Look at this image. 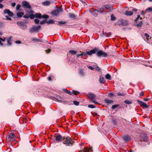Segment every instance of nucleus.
Here are the masks:
<instances>
[{"instance_id": "1", "label": "nucleus", "mask_w": 152, "mask_h": 152, "mask_svg": "<svg viewBox=\"0 0 152 152\" xmlns=\"http://www.w3.org/2000/svg\"><path fill=\"white\" fill-rule=\"evenodd\" d=\"M62 142L63 144L66 145V146H69L70 144H72V139L69 137H64L63 138Z\"/></svg>"}, {"instance_id": "2", "label": "nucleus", "mask_w": 152, "mask_h": 152, "mask_svg": "<svg viewBox=\"0 0 152 152\" xmlns=\"http://www.w3.org/2000/svg\"><path fill=\"white\" fill-rule=\"evenodd\" d=\"M41 28L40 26H35L32 27L31 28L29 29L30 32L31 33L33 32H38Z\"/></svg>"}, {"instance_id": "3", "label": "nucleus", "mask_w": 152, "mask_h": 152, "mask_svg": "<svg viewBox=\"0 0 152 152\" xmlns=\"http://www.w3.org/2000/svg\"><path fill=\"white\" fill-rule=\"evenodd\" d=\"M96 55L99 57H106L107 54L102 50H99L96 53Z\"/></svg>"}, {"instance_id": "4", "label": "nucleus", "mask_w": 152, "mask_h": 152, "mask_svg": "<svg viewBox=\"0 0 152 152\" xmlns=\"http://www.w3.org/2000/svg\"><path fill=\"white\" fill-rule=\"evenodd\" d=\"M88 97L91 100L92 102L93 103H96L94 99L96 97V95L93 94L89 93L87 95Z\"/></svg>"}, {"instance_id": "5", "label": "nucleus", "mask_w": 152, "mask_h": 152, "mask_svg": "<svg viewBox=\"0 0 152 152\" xmlns=\"http://www.w3.org/2000/svg\"><path fill=\"white\" fill-rule=\"evenodd\" d=\"M112 8L111 6L108 5L103 6L102 7L103 10L107 12L110 11L111 10Z\"/></svg>"}, {"instance_id": "6", "label": "nucleus", "mask_w": 152, "mask_h": 152, "mask_svg": "<svg viewBox=\"0 0 152 152\" xmlns=\"http://www.w3.org/2000/svg\"><path fill=\"white\" fill-rule=\"evenodd\" d=\"M22 6L24 8H27L29 9L31 8V6L28 2L26 1H23L22 2Z\"/></svg>"}, {"instance_id": "7", "label": "nucleus", "mask_w": 152, "mask_h": 152, "mask_svg": "<svg viewBox=\"0 0 152 152\" xmlns=\"http://www.w3.org/2000/svg\"><path fill=\"white\" fill-rule=\"evenodd\" d=\"M118 25L124 26H126L128 24V22L127 20H119L118 21Z\"/></svg>"}, {"instance_id": "8", "label": "nucleus", "mask_w": 152, "mask_h": 152, "mask_svg": "<svg viewBox=\"0 0 152 152\" xmlns=\"http://www.w3.org/2000/svg\"><path fill=\"white\" fill-rule=\"evenodd\" d=\"M4 13L5 14H7L10 17H12L13 15V13L9 9L5 10L4 11Z\"/></svg>"}, {"instance_id": "9", "label": "nucleus", "mask_w": 152, "mask_h": 152, "mask_svg": "<svg viewBox=\"0 0 152 152\" xmlns=\"http://www.w3.org/2000/svg\"><path fill=\"white\" fill-rule=\"evenodd\" d=\"M96 49H94L91 50L90 51H87L86 52V54H88L90 56L91 55L93 54H94L96 53Z\"/></svg>"}, {"instance_id": "10", "label": "nucleus", "mask_w": 152, "mask_h": 152, "mask_svg": "<svg viewBox=\"0 0 152 152\" xmlns=\"http://www.w3.org/2000/svg\"><path fill=\"white\" fill-rule=\"evenodd\" d=\"M138 102H139V103L141 105L143 106L145 108H147L149 107V106L146 103L144 102H143L139 101Z\"/></svg>"}, {"instance_id": "11", "label": "nucleus", "mask_w": 152, "mask_h": 152, "mask_svg": "<svg viewBox=\"0 0 152 152\" xmlns=\"http://www.w3.org/2000/svg\"><path fill=\"white\" fill-rule=\"evenodd\" d=\"M63 137H62L60 135H57L55 138V140L56 141L60 142L61 140H62Z\"/></svg>"}, {"instance_id": "12", "label": "nucleus", "mask_w": 152, "mask_h": 152, "mask_svg": "<svg viewBox=\"0 0 152 152\" xmlns=\"http://www.w3.org/2000/svg\"><path fill=\"white\" fill-rule=\"evenodd\" d=\"M131 139V137L128 135H126L123 137V139L126 142L129 141Z\"/></svg>"}, {"instance_id": "13", "label": "nucleus", "mask_w": 152, "mask_h": 152, "mask_svg": "<svg viewBox=\"0 0 152 152\" xmlns=\"http://www.w3.org/2000/svg\"><path fill=\"white\" fill-rule=\"evenodd\" d=\"M124 14L127 16H130L133 14V13L132 11H126L124 12Z\"/></svg>"}, {"instance_id": "14", "label": "nucleus", "mask_w": 152, "mask_h": 152, "mask_svg": "<svg viewBox=\"0 0 152 152\" xmlns=\"http://www.w3.org/2000/svg\"><path fill=\"white\" fill-rule=\"evenodd\" d=\"M99 81L101 83H103L105 82L104 78L101 75L100 76Z\"/></svg>"}, {"instance_id": "15", "label": "nucleus", "mask_w": 152, "mask_h": 152, "mask_svg": "<svg viewBox=\"0 0 152 152\" xmlns=\"http://www.w3.org/2000/svg\"><path fill=\"white\" fill-rule=\"evenodd\" d=\"M105 102L107 104H110L113 102V101L109 99H105L104 100Z\"/></svg>"}, {"instance_id": "16", "label": "nucleus", "mask_w": 152, "mask_h": 152, "mask_svg": "<svg viewBox=\"0 0 152 152\" xmlns=\"http://www.w3.org/2000/svg\"><path fill=\"white\" fill-rule=\"evenodd\" d=\"M8 135L12 140V141H13L15 140V136L14 134L13 133H11L10 134Z\"/></svg>"}, {"instance_id": "17", "label": "nucleus", "mask_w": 152, "mask_h": 152, "mask_svg": "<svg viewBox=\"0 0 152 152\" xmlns=\"http://www.w3.org/2000/svg\"><path fill=\"white\" fill-rule=\"evenodd\" d=\"M69 17L73 19H75L76 18L75 15L73 13H69Z\"/></svg>"}, {"instance_id": "18", "label": "nucleus", "mask_w": 152, "mask_h": 152, "mask_svg": "<svg viewBox=\"0 0 152 152\" xmlns=\"http://www.w3.org/2000/svg\"><path fill=\"white\" fill-rule=\"evenodd\" d=\"M95 9H91L90 11L93 15L96 16L97 15V14L95 12L96 11H95Z\"/></svg>"}, {"instance_id": "19", "label": "nucleus", "mask_w": 152, "mask_h": 152, "mask_svg": "<svg viewBox=\"0 0 152 152\" xmlns=\"http://www.w3.org/2000/svg\"><path fill=\"white\" fill-rule=\"evenodd\" d=\"M52 14L53 15L57 16L58 15L59 13L58 12V11L56 10L52 11Z\"/></svg>"}, {"instance_id": "20", "label": "nucleus", "mask_w": 152, "mask_h": 152, "mask_svg": "<svg viewBox=\"0 0 152 152\" xmlns=\"http://www.w3.org/2000/svg\"><path fill=\"white\" fill-rule=\"evenodd\" d=\"M66 23V22L64 21H61L58 22V23L57 24L58 25L61 26L62 24H65Z\"/></svg>"}, {"instance_id": "21", "label": "nucleus", "mask_w": 152, "mask_h": 152, "mask_svg": "<svg viewBox=\"0 0 152 152\" xmlns=\"http://www.w3.org/2000/svg\"><path fill=\"white\" fill-rule=\"evenodd\" d=\"M86 52H83L81 53L80 54H77L76 55V56L77 58L79 57L80 56H86Z\"/></svg>"}, {"instance_id": "22", "label": "nucleus", "mask_w": 152, "mask_h": 152, "mask_svg": "<svg viewBox=\"0 0 152 152\" xmlns=\"http://www.w3.org/2000/svg\"><path fill=\"white\" fill-rule=\"evenodd\" d=\"M24 13L23 12H18L17 14V16L19 18L22 17Z\"/></svg>"}, {"instance_id": "23", "label": "nucleus", "mask_w": 152, "mask_h": 152, "mask_svg": "<svg viewBox=\"0 0 152 152\" xmlns=\"http://www.w3.org/2000/svg\"><path fill=\"white\" fill-rule=\"evenodd\" d=\"M79 152H89L88 148H85L81 150Z\"/></svg>"}, {"instance_id": "24", "label": "nucleus", "mask_w": 152, "mask_h": 152, "mask_svg": "<svg viewBox=\"0 0 152 152\" xmlns=\"http://www.w3.org/2000/svg\"><path fill=\"white\" fill-rule=\"evenodd\" d=\"M35 17L40 18H42V15L40 13H36L35 14Z\"/></svg>"}, {"instance_id": "25", "label": "nucleus", "mask_w": 152, "mask_h": 152, "mask_svg": "<svg viewBox=\"0 0 152 152\" xmlns=\"http://www.w3.org/2000/svg\"><path fill=\"white\" fill-rule=\"evenodd\" d=\"M46 23L48 24H53L54 23V22L53 20L52 19L51 20L47 21L46 20Z\"/></svg>"}, {"instance_id": "26", "label": "nucleus", "mask_w": 152, "mask_h": 152, "mask_svg": "<svg viewBox=\"0 0 152 152\" xmlns=\"http://www.w3.org/2000/svg\"><path fill=\"white\" fill-rule=\"evenodd\" d=\"M43 4L45 6H48L50 4V2L48 1H47L43 3Z\"/></svg>"}, {"instance_id": "27", "label": "nucleus", "mask_w": 152, "mask_h": 152, "mask_svg": "<svg viewBox=\"0 0 152 152\" xmlns=\"http://www.w3.org/2000/svg\"><path fill=\"white\" fill-rule=\"evenodd\" d=\"M11 38L12 37H10L7 40V45H10L12 44V43L10 42Z\"/></svg>"}, {"instance_id": "28", "label": "nucleus", "mask_w": 152, "mask_h": 152, "mask_svg": "<svg viewBox=\"0 0 152 152\" xmlns=\"http://www.w3.org/2000/svg\"><path fill=\"white\" fill-rule=\"evenodd\" d=\"M69 52L72 55L75 54L77 53V51L75 50H70L69 51Z\"/></svg>"}, {"instance_id": "29", "label": "nucleus", "mask_w": 152, "mask_h": 152, "mask_svg": "<svg viewBox=\"0 0 152 152\" xmlns=\"http://www.w3.org/2000/svg\"><path fill=\"white\" fill-rule=\"evenodd\" d=\"M105 78L107 79H108V80H111V76L108 74H107L106 75H105Z\"/></svg>"}, {"instance_id": "30", "label": "nucleus", "mask_w": 152, "mask_h": 152, "mask_svg": "<svg viewBox=\"0 0 152 152\" xmlns=\"http://www.w3.org/2000/svg\"><path fill=\"white\" fill-rule=\"evenodd\" d=\"M104 34L107 37H110L111 35V33L110 32H108L107 33L106 32H103Z\"/></svg>"}, {"instance_id": "31", "label": "nucleus", "mask_w": 152, "mask_h": 152, "mask_svg": "<svg viewBox=\"0 0 152 152\" xmlns=\"http://www.w3.org/2000/svg\"><path fill=\"white\" fill-rule=\"evenodd\" d=\"M27 28V25L24 24V23L22 24V26L21 27V28L23 29H25Z\"/></svg>"}, {"instance_id": "32", "label": "nucleus", "mask_w": 152, "mask_h": 152, "mask_svg": "<svg viewBox=\"0 0 152 152\" xmlns=\"http://www.w3.org/2000/svg\"><path fill=\"white\" fill-rule=\"evenodd\" d=\"M6 140L7 142L11 141H12V140L11 139V138L8 135L6 137Z\"/></svg>"}, {"instance_id": "33", "label": "nucleus", "mask_w": 152, "mask_h": 152, "mask_svg": "<svg viewBox=\"0 0 152 152\" xmlns=\"http://www.w3.org/2000/svg\"><path fill=\"white\" fill-rule=\"evenodd\" d=\"M23 23L21 21L18 22H17V25L20 27V28L22 26V24Z\"/></svg>"}, {"instance_id": "34", "label": "nucleus", "mask_w": 152, "mask_h": 152, "mask_svg": "<svg viewBox=\"0 0 152 152\" xmlns=\"http://www.w3.org/2000/svg\"><path fill=\"white\" fill-rule=\"evenodd\" d=\"M64 91L67 94H69V95H71L72 94V93L71 92V91H68L67 90H66V89H65L64 90Z\"/></svg>"}, {"instance_id": "35", "label": "nucleus", "mask_w": 152, "mask_h": 152, "mask_svg": "<svg viewBox=\"0 0 152 152\" xmlns=\"http://www.w3.org/2000/svg\"><path fill=\"white\" fill-rule=\"evenodd\" d=\"M94 68L98 71H99L100 70V68L98 66H94Z\"/></svg>"}, {"instance_id": "36", "label": "nucleus", "mask_w": 152, "mask_h": 152, "mask_svg": "<svg viewBox=\"0 0 152 152\" xmlns=\"http://www.w3.org/2000/svg\"><path fill=\"white\" fill-rule=\"evenodd\" d=\"M119 107V105L118 104H115L113 105L112 107V108L113 109H114L115 108H116L118 107Z\"/></svg>"}, {"instance_id": "37", "label": "nucleus", "mask_w": 152, "mask_h": 152, "mask_svg": "<svg viewBox=\"0 0 152 152\" xmlns=\"http://www.w3.org/2000/svg\"><path fill=\"white\" fill-rule=\"evenodd\" d=\"M49 16L48 15H42V18H43L47 19L49 18Z\"/></svg>"}, {"instance_id": "38", "label": "nucleus", "mask_w": 152, "mask_h": 152, "mask_svg": "<svg viewBox=\"0 0 152 152\" xmlns=\"http://www.w3.org/2000/svg\"><path fill=\"white\" fill-rule=\"evenodd\" d=\"M95 11L98 12H100L101 13H102L103 12V11L100 8H98L97 10L95 9Z\"/></svg>"}, {"instance_id": "39", "label": "nucleus", "mask_w": 152, "mask_h": 152, "mask_svg": "<svg viewBox=\"0 0 152 152\" xmlns=\"http://www.w3.org/2000/svg\"><path fill=\"white\" fill-rule=\"evenodd\" d=\"M124 102L125 103L128 104H130L132 103V102L131 101H129L128 100H125L124 101Z\"/></svg>"}, {"instance_id": "40", "label": "nucleus", "mask_w": 152, "mask_h": 152, "mask_svg": "<svg viewBox=\"0 0 152 152\" xmlns=\"http://www.w3.org/2000/svg\"><path fill=\"white\" fill-rule=\"evenodd\" d=\"M73 103L76 106L78 105L79 104V102L76 101H74L73 102Z\"/></svg>"}, {"instance_id": "41", "label": "nucleus", "mask_w": 152, "mask_h": 152, "mask_svg": "<svg viewBox=\"0 0 152 152\" xmlns=\"http://www.w3.org/2000/svg\"><path fill=\"white\" fill-rule=\"evenodd\" d=\"M142 21H140L138 24L137 25V26L138 27H140L142 26Z\"/></svg>"}, {"instance_id": "42", "label": "nucleus", "mask_w": 152, "mask_h": 152, "mask_svg": "<svg viewBox=\"0 0 152 152\" xmlns=\"http://www.w3.org/2000/svg\"><path fill=\"white\" fill-rule=\"evenodd\" d=\"M72 93V94H75V95H77L79 93L78 92L74 90L73 91Z\"/></svg>"}, {"instance_id": "43", "label": "nucleus", "mask_w": 152, "mask_h": 152, "mask_svg": "<svg viewBox=\"0 0 152 152\" xmlns=\"http://www.w3.org/2000/svg\"><path fill=\"white\" fill-rule=\"evenodd\" d=\"M56 10L58 11L59 13L60 12H62V8L60 7H58V8Z\"/></svg>"}, {"instance_id": "44", "label": "nucleus", "mask_w": 152, "mask_h": 152, "mask_svg": "<svg viewBox=\"0 0 152 152\" xmlns=\"http://www.w3.org/2000/svg\"><path fill=\"white\" fill-rule=\"evenodd\" d=\"M88 107L91 108H95V106L93 104H89L88 105Z\"/></svg>"}, {"instance_id": "45", "label": "nucleus", "mask_w": 152, "mask_h": 152, "mask_svg": "<svg viewBox=\"0 0 152 152\" xmlns=\"http://www.w3.org/2000/svg\"><path fill=\"white\" fill-rule=\"evenodd\" d=\"M80 74L82 76H83V72L82 69H80L79 72Z\"/></svg>"}, {"instance_id": "46", "label": "nucleus", "mask_w": 152, "mask_h": 152, "mask_svg": "<svg viewBox=\"0 0 152 152\" xmlns=\"http://www.w3.org/2000/svg\"><path fill=\"white\" fill-rule=\"evenodd\" d=\"M29 17L31 19H33L35 17V14L34 15L33 14L31 15H29Z\"/></svg>"}, {"instance_id": "47", "label": "nucleus", "mask_w": 152, "mask_h": 152, "mask_svg": "<svg viewBox=\"0 0 152 152\" xmlns=\"http://www.w3.org/2000/svg\"><path fill=\"white\" fill-rule=\"evenodd\" d=\"M146 10L148 12L152 11V7H148L146 9Z\"/></svg>"}, {"instance_id": "48", "label": "nucleus", "mask_w": 152, "mask_h": 152, "mask_svg": "<svg viewBox=\"0 0 152 152\" xmlns=\"http://www.w3.org/2000/svg\"><path fill=\"white\" fill-rule=\"evenodd\" d=\"M20 7H21V5L20 4H18L17 5L16 7V10H18L20 8Z\"/></svg>"}, {"instance_id": "49", "label": "nucleus", "mask_w": 152, "mask_h": 152, "mask_svg": "<svg viewBox=\"0 0 152 152\" xmlns=\"http://www.w3.org/2000/svg\"><path fill=\"white\" fill-rule=\"evenodd\" d=\"M34 22L36 24H38L39 22V20L38 19H36L34 20Z\"/></svg>"}, {"instance_id": "50", "label": "nucleus", "mask_w": 152, "mask_h": 152, "mask_svg": "<svg viewBox=\"0 0 152 152\" xmlns=\"http://www.w3.org/2000/svg\"><path fill=\"white\" fill-rule=\"evenodd\" d=\"M6 40V38L4 37L3 38H0V40L2 42H4Z\"/></svg>"}, {"instance_id": "51", "label": "nucleus", "mask_w": 152, "mask_h": 152, "mask_svg": "<svg viewBox=\"0 0 152 152\" xmlns=\"http://www.w3.org/2000/svg\"><path fill=\"white\" fill-rule=\"evenodd\" d=\"M23 17L25 18H28L29 17V15L28 14H26L23 16Z\"/></svg>"}, {"instance_id": "52", "label": "nucleus", "mask_w": 152, "mask_h": 152, "mask_svg": "<svg viewBox=\"0 0 152 152\" xmlns=\"http://www.w3.org/2000/svg\"><path fill=\"white\" fill-rule=\"evenodd\" d=\"M45 23H46V20H45L41 21L40 23L41 24H42Z\"/></svg>"}, {"instance_id": "53", "label": "nucleus", "mask_w": 152, "mask_h": 152, "mask_svg": "<svg viewBox=\"0 0 152 152\" xmlns=\"http://www.w3.org/2000/svg\"><path fill=\"white\" fill-rule=\"evenodd\" d=\"M45 51L46 52V53H48L50 52L51 50L50 49H48L47 50H45Z\"/></svg>"}, {"instance_id": "54", "label": "nucleus", "mask_w": 152, "mask_h": 152, "mask_svg": "<svg viewBox=\"0 0 152 152\" xmlns=\"http://www.w3.org/2000/svg\"><path fill=\"white\" fill-rule=\"evenodd\" d=\"M5 17L6 18V20H11V18H10L8 16L6 15L5 16Z\"/></svg>"}, {"instance_id": "55", "label": "nucleus", "mask_w": 152, "mask_h": 152, "mask_svg": "<svg viewBox=\"0 0 152 152\" xmlns=\"http://www.w3.org/2000/svg\"><path fill=\"white\" fill-rule=\"evenodd\" d=\"M145 35L146 36L147 39H148L150 37L149 35L147 33H145Z\"/></svg>"}, {"instance_id": "56", "label": "nucleus", "mask_w": 152, "mask_h": 152, "mask_svg": "<svg viewBox=\"0 0 152 152\" xmlns=\"http://www.w3.org/2000/svg\"><path fill=\"white\" fill-rule=\"evenodd\" d=\"M115 17L113 15H111V20H115Z\"/></svg>"}, {"instance_id": "57", "label": "nucleus", "mask_w": 152, "mask_h": 152, "mask_svg": "<svg viewBox=\"0 0 152 152\" xmlns=\"http://www.w3.org/2000/svg\"><path fill=\"white\" fill-rule=\"evenodd\" d=\"M143 140V141L146 142L148 141L147 137H145L144 139L143 140Z\"/></svg>"}, {"instance_id": "58", "label": "nucleus", "mask_w": 152, "mask_h": 152, "mask_svg": "<svg viewBox=\"0 0 152 152\" xmlns=\"http://www.w3.org/2000/svg\"><path fill=\"white\" fill-rule=\"evenodd\" d=\"M112 121L113 122V123H114V124H115L116 123V120L115 118H113L112 120Z\"/></svg>"}, {"instance_id": "59", "label": "nucleus", "mask_w": 152, "mask_h": 152, "mask_svg": "<svg viewBox=\"0 0 152 152\" xmlns=\"http://www.w3.org/2000/svg\"><path fill=\"white\" fill-rule=\"evenodd\" d=\"M88 68L91 70H94V68L93 67L91 66H88Z\"/></svg>"}, {"instance_id": "60", "label": "nucleus", "mask_w": 152, "mask_h": 152, "mask_svg": "<svg viewBox=\"0 0 152 152\" xmlns=\"http://www.w3.org/2000/svg\"><path fill=\"white\" fill-rule=\"evenodd\" d=\"M108 95L110 97H111L113 95V94L112 93H109Z\"/></svg>"}, {"instance_id": "61", "label": "nucleus", "mask_w": 152, "mask_h": 152, "mask_svg": "<svg viewBox=\"0 0 152 152\" xmlns=\"http://www.w3.org/2000/svg\"><path fill=\"white\" fill-rule=\"evenodd\" d=\"M11 5L13 7H15L16 5V3L15 2H13L11 4Z\"/></svg>"}, {"instance_id": "62", "label": "nucleus", "mask_w": 152, "mask_h": 152, "mask_svg": "<svg viewBox=\"0 0 152 152\" xmlns=\"http://www.w3.org/2000/svg\"><path fill=\"white\" fill-rule=\"evenodd\" d=\"M118 96H124V94L121 93H118Z\"/></svg>"}, {"instance_id": "63", "label": "nucleus", "mask_w": 152, "mask_h": 152, "mask_svg": "<svg viewBox=\"0 0 152 152\" xmlns=\"http://www.w3.org/2000/svg\"><path fill=\"white\" fill-rule=\"evenodd\" d=\"M15 42L17 43V44H20L21 43V42L20 41H15Z\"/></svg>"}, {"instance_id": "64", "label": "nucleus", "mask_w": 152, "mask_h": 152, "mask_svg": "<svg viewBox=\"0 0 152 152\" xmlns=\"http://www.w3.org/2000/svg\"><path fill=\"white\" fill-rule=\"evenodd\" d=\"M132 11H133L134 12H137V9L136 8H133L132 10Z\"/></svg>"}]
</instances>
